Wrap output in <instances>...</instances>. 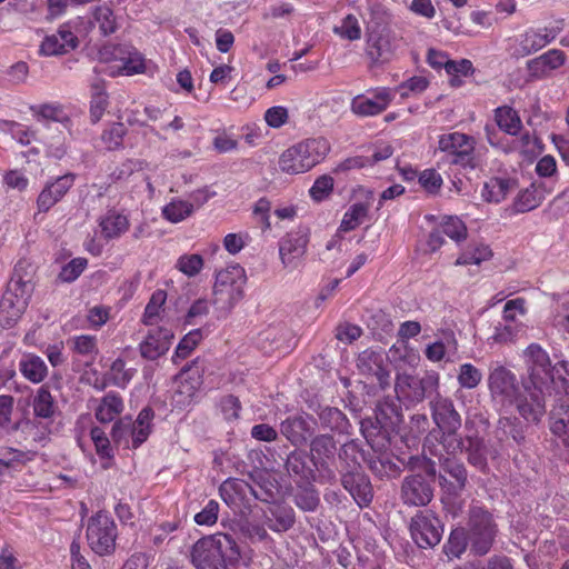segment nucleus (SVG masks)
I'll return each mask as SVG.
<instances>
[{
    "mask_svg": "<svg viewBox=\"0 0 569 569\" xmlns=\"http://www.w3.org/2000/svg\"><path fill=\"white\" fill-rule=\"evenodd\" d=\"M521 358L526 368L522 388L531 403L520 399L518 412L529 422H539L546 413V397L550 392L551 359L547 350L535 342L522 350Z\"/></svg>",
    "mask_w": 569,
    "mask_h": 569,
    "instance_id": "f257e3e1",
    "label": "nucleus"
},
{
    "mask_svg": "<svg viewBox=\"0 0 569 569\" xmlns=\"http://www.w3.org/2000/svg\"><path fill=\"white\" fill-rule=\"evenodd\" d=\"M191 559L197 569H239L242 561L237 543L224 533L198 540Z\"/></svg>",
    "mask_w": 569,
    "mask_h": 569,
    "instance_id": "f03ea898",
    "label": "nucleus"
},
{
    "mask_svg": "<svg viewBox=\"0 0 569 569\" xmlns=\"http://www.w3.org/2000/svg\"><path fill=\"white\" fill-rule=\"evenodd\" d=\"M329 152L330 143L327 139H305L287 148L280 154L278 166L286 174H302L322 162Z\"/></svg>",
    "mask_w": 569,
    "mask_h": 569,
    "instance_id": "7ed1b4c3",
    "label": "nucleus"
},
{
    "mask_svg": "<svg viewBox=\"0 0 569 569\" xmlns=\"http://www.w3.org/2000/svg\"><path fill=\"white\" fill-rule=\"evenodd\" d=\"M21 264H17L8 287L0 300V326L13 327L27 310L34 286L31 277L21 274Z\"/></svg>",
    "mask_w": 569,
    "mask_h": 569,
    "instance_id": "20e7f679",
    "label": "nucleus"
},
{
    "mask_svg": "<svg viewBox=\"0 0 569 569\" xmlns=\"http://www.w3.org/2000/svg\"><path fill=\"white\" fill-rule=\"evenodd\" d=\"M103 71L111 77L146 73L148 61L136 48L128 44H106L99 50Z\"/></svg>",
    "mask_w": 569,
    "mask_h": 569,
    "instance_id": "39448f33",
    "label": "nucleus"
},
{
    "mask_svg": "<svg viewBox=\"0 0 569 569\" xmlns=\"http://www.w3.org/2000/svg\"><path fill=\"white\" fill-rule=\"evenodd\" d=\"M246 282V271L238 263L219 270L213 284V303L220 309L230 311L242 300Z\"/></svg>",
    "mask_w": 569,
    "mask_h": 569,
    "instance_id": "423d86ee",
    "label": "nucleus"
},
{
    "mask_svg": "<svg viewBox=\"0 0 569 569\" xmlns=\"http://www.w3.org/2000/svg\"><path fill=\"white\" fill-rule=\"evenodd\" d=\"M488 387L493 401L502 407L515 405L518 409L520 399H527L531 403L528 393L519 392L516 375L503 366H498L490 371Z\"/></svg>",
    "mask_w": 569,
    "mask_h": 569,
    "instance_id": "0eeeda50",
    "label": "nucleus"
},
{
    "mask_svg": "<svg viewBox=\"0 0 569 569\" xmlns=\"http://www.w3.org/2000/svg\"><path fill=\"white\" fill-rule=\"evenodd\" d=\"M87 541L90 548L98 555L110 553L116 545L117 527L111 516L99 511L88 520Z\"/></svg>",
    "mask_w": 569,
    "mask_h": 569,
    "instance_id": "6e6552de",
    "label": "nucleus"
},
{
    "mask_svg": "<svg viewBox=\"0 0 569 569\" xmlns=\"http://www.w3.org/2000/svg\"><path fill=\"white\" fill-rule=\"evenodd\" d=\"M152 419L153 411L143 408L134 421L130 418L119 420L113 426L112 436L116 441L123 442L127 447L138 448L151 433Z\"/></svg>",
    "mask_w": 569,
    "mask_h": 569,
    "instance_id": "1a4fd4ad",
    "label": "nucleus"
},
{
    "mask_svg": "<svg viewBox=\"0 0 569 569\" xmlns=\"http://www.w3.org/2000/svg\"><path fill=\"white\" fill-rule=\"evenodd\" d=\"M497 533L492 516L480 507H472L469 519L468 539L478 555L487 553Z\"/></svg>",
    "mask_w": 569,
    "mask_h": 569,
    "instance_id": "9d476101",
    "label": "nucleus"
},
{
    "mask_svg": "<svg viewBox=\"0 0 569 569\" xmlns=\"http://www.w3.org/2000/svg\"><path fill=\"white\" fill-rule=\"evenodd\" d=\"M563 29L562 19H553L545 27L530 28L516 39L518 47L515 53L520 57L529 56L552 42Z\"/></svg>",
    "mask_w": 569,
    "mask_h": 569,
    "instance_id": "9b49d317",
    "label": "nucleus"
},
{
    "mask_svg": "<svg viewBox=\"0 0 569 569\" xmlns=\"http://www.w3.org/2000/svg\"><path fill=\"white\" fill-rule=\"evenodd\" d=\"M396 91L388 87L372 88L352 98L351 111L359 117H375L382 113L392 102Z\"/></svg>",
    "mask_w": 569,
    "mask_h": 569,
    "instance_id": "f8f14e48",
    "label": "nucleus"
},
{
    "mask_svg": "<svg viewBox=\"0 0 569 569\" xmlns=\"http://www.w3.org/2000/svg\"><path fill=\"white\" fill-rule=\"evenodd\" d=\"M410 532L420 548H430L441 540L443 529L440 520L428 511L417 513L410 523Z\"/></svg>",
    "mask_w": 569,
    "mask_h": 569,
    "instance_id": "ddd939ff",
    "label": "nucleus"
},
{
    "mask_svg": "<svg viewBox=\"0 0 569 569\" xmlns=\"http://www.w3.org/2000/svg\"><path fill=\"white\" fill-rule=\"evenodd\" d=\"M355 202L343 213L339 230L349 232L357 229L366 220L373 203L375 196L370 189L358 187L353 190Z\"/></svg>",
    "mask_w": 569,
    "mask_h": 569,
    "instance_id": "4468645a",
    "label": "nucleus"
},
{
    "mask_svg": "<svg viewBox=\"0 0 569 569\" xmlns=\"http://www.w3.org/2000/svg\"><path fill=\"white\" fill-rule=\"evenodd\" d=\"M202 370L198 366L183 369L176 377L174 402L180 407L189 406L202 386Z\"/></svg>",
    "mask_w": 569,
    "mask_h": 569,
    "instance_id": "2eb2a0df",
    "label": "nucleus"
},
{
    "mask_svg": "<svg viewBox=\"0 0 569 569\" xmlns=\"http://www.w3.org/2000/svg\"><path fill=\"white\" fill-rule=\"evenodd\" d=\"M308 234L302 231L287 233L279 242V256L284 268L296 269L306 253Z\"/></svg>",
    "mask_w": 569,
    "mask_h": 569,
    "instance_id": "dca6fc26",
    "label": "nucleus"
},
{
    "mask_svg": "<svg viewBox=\"0 0 569 569\" xmlns=\"http://www.w3.org/2000/svg\"><path fill=\"white\" fill-rule=\"evenodd\" d=\"M437 149L449 157L451 162L458 163L472 153L475 140L457 131L443 133L439 136Z\"/></svg>",
    "mask_w": 569,
    "mask_h": 569,
    "instance_id": "f3484780",
    "label": "nucleus"
},
{
    "mask_svg": "<svg viewBox=\"0 0 569 569\" xmlns=\"http://www.w3.org/2000/svg\"><path fill=\"white\" fill-rule=\"evenodd\" d=\"M73 184L74 176L71 173L48 181L37 198L38 211L48 212L56 203L63 199Z\"/></svg>",
    "mask_w": 569,
    "mask_h": 569,
    "instance_id": "a211bd4d",
    "label": "nucleus"
},
{
    "mask_svg": "<svg viewBox=\"0 0 569 569\" xmlns=\"http://www.w3.org/2000/svg\"><path fill=\"white\" fill-rule=\"evenodd\" d=\"M78 46L73 22L62 24L57 33L47 36L40 44V54L51 57L63 54Z\"/></svg>",
    "mask_w": 569,
    "mask_h": 569,
    "instance_id": "6ab92c4d",
    "label": "nucleus"
},
{
    "mask_svg": "<svg viewBox=\"0 0 569 569\" xmlns=\"http://www.w3.org/2000/svg\"><path fill=\"white\" fill-rule=\"evenodd\" d=\"M432 418L445 435L453 436L461 427V418L456 411L452 401L437 396L432 402Z\"/></svg>",
    "mask_w": 569,
    "mask_h": 569,
    "instance_id": "aec40b11",
    "label": "nucleus"
},
{
    "mask_svg": "<svg viewBox=\"0 0 569 569\" xmlns=\"http://www.w3.org/2000/svg\"><path fill=\"white\" fill-rule=\"evenodd\" d=\"M173 340V332L166 327H159L150 330L146 339L140 343L141 356L149 360H154L164 355Z\"/></svg>",
    "mask_w": 569,
    "mask_h": 569,
    "instance_id": "412c9836",
    "label": "nucleus"
},
{
    "mask_svg": "<svg viewBox=\"0 0 569 569\" xmlns=\"http://www.w3.org/2000/svg\"><path fill=\"white\" fill-rule=\"evenodd\" d=\"M401 497L407 505L426 506L431 501L433 490L421 476H411L403 480Z\"/></svg>",
    "mask_w": 569,
    "mask_h": 569,
    "instance_id": "4be33fe9",
    "label": "nucleus"
},
{
    "mask_svg": "<svg viewBox=\"0 0 569 569\" xmlns=\"http://www.w3.org/2000/svg\"><path fill=\"white\" fill-rule=\"evenodd\" d=\"M315 425L309 416L288 418L281 423V432L291 443L301 446L312 436Z\"/></svg>",
    "mask_w": 569,
    "mask_h": 569,
    "instance_id": "5701e85b",
    "label": "nucleus"
},
{
    "mask_svg": "<svg viewBox=\"0 0 569 569\" xmlns=\"http://www.w3.org/2000/svg\"><path fill=\"white\" fill-rule=\"evenodd\" d=\"M343 488L352 496L359 507L368 506L373 497L369 479L361 472H348L342 476Z\"/></svg>",
    "mask_w": 569,
    "mask_h": 569,
    "instance_id": "b1692460",
    "label": "nucleus"
},
{
    "mask_svg": "<svg viewBox=\"0 0 569 569\" xmlns=\"http://www.w3.org/2000/svg\"><path fill=\"white\" fill-rule=\"evenodd\" d=\"M397 48L396 36L387 29L372 32L368 39V52L375 60H389Z\"/></svg>",
    "mask_w": 569,
    "mask_h": 569,
    "instance_id": "393cba45",
    "label": "nucleus"
},
{
    "mask_svg": "<svg viewBox=\"0 0 569 569\" xmlns=\"http://www.w3.org/2000/svg\"><path fill=\"white\" fill-rule=\"evenodd\" d=\"M386 356L381 351L365 350L358 358V368L377 378L380 386L388 385L389 372L385 367Z\"/></svg>",
    "mask_w": 569,
    "mask_h": 569,
    "instance_id": "a878e982",
    "label": "nucleus"
},
{
    "mask_svg": "<svg viewBox=\"0 0 569 569\" xmlns=\"http://www.w3.org/2000/svg\"><path fill=\"white\" fill-rule=\"evenodd\" d=\"M566 62V54L558 49H551L528 62V69L532 77L543 78L553 70L559 69Z\"/></svg>",
    "mask_w": 569,
    "mask_h": 569,
    "instance_id": "bb28decb",
    "label": "nucleus"
},
{
    "mask_svg": "<svg viewBox=\"0 0 569 569\" xmlns=\"http://www.w3.org/2000/svg\"><path fill=\"white\" fill-rule=\"evenodd\" d=\"M552 191L545 182H532L520 191L515 200V209L518 212H528L541 204L547 194Z\"/></svg>",
    "mask_w": 569,
    "mask_h": 569,
    "instance_id": "cd10ccee",
    "label": "nucleus"
},
{
    "mask_svg": "<svg viewBox=\"0 0 569 569\" xmlns=\"http://www.w3.org/2000/svg\"><path fill=\"white\" fill-rule=\"evenodd\" d=\"M443 470L452 480H448L446 476H440L439 483L442 490L448 496L458 495L465 488L467 481L465 467L457 461L448 459L443 465Z\"/></svg>",
    "mask_w": 569,
    "mask_h": 569,
    "instance_id": "c85d7f7f",
    "label": "nucleus"
},
{
    "mask_svg": "<svg viewBox=\"0 0 569 569\" xmlns=\"http://www.w3.org/2000/svg\"><path fill=\"white\" fill-rule=\"evenodd\" d=\"M395 391L397 398L406 406L418 403L423 399L419 378L410 375H397Z\"/></svg>",
    "mask_w": 569,
    "mask_h": 569,
    "instance_id": "c756f323",
    "label": "nucleus"
},
{
    "mask_svg": "<svg viewBox=\"0 0 569 569\" xmlns=\"http://www.w3.org/2000/svg\"><path fill=\"white\" fill-rule=\"evenodd\" d=\"M386 358L395 366L397 370H405L406 368H416L420 362L418 351L411 348L407 341H399L393 345Z\"/></svg>",
    "mask_w": 569,
    "mask_h": 569,
    "instance_id": "7c9ffc66",
    "label": "nucleus"
},
{
    "mask_svg": "<svg viewBox=\"0 0 569 569\" xmlns=\"http://www.w3.org/2000/svg\"><path fill=\"white\" fill-rule=\"evenodd\" d=\"M517 187L511 178L493 177L483 183L481 197L487 202L499 203Z\"/></svg>",
    "mask_w": 569,
    "mask_h": 569,
    "instance_id": "2f4dec72",
    "label": "nucleus"
},
{
    "mask_svg": "<svg viewBox=\"0 0 569 569\" xmlns=\"http://www.w3.org/2000/svg\"><path fill=\"white\" fill-rule=\"evenodd\" d=\"M122 399L113 393L109 392L100 400L96 401L94 416L98 421L108 423L114 420L123 411Z\"/></svg>",
    "mask_w": 569,
    "mask_h": 569,
    "instance_id": "473e14b6",
    "label": "nucleus"
},
{
    "mask_svg": "<svg viewBox=\"0 0 569 569\" xmlns=\"http://www.w3.org/2000/svg\"><path fill=\"white\" fill-rule=\"evenodd\" d=\"M22 376L33 383L41 382L48 373L46 362L37 355L24 353L19 362Z\"/></svg>",
    "mask_w": 569,
    "mask_h": 569,
    "instance_id": "72a5a7b5",
    "label": "nucleus"
},
{
    "mask_svg": "<svg viewBox=\"0 0 569 569\" xmlns=\"http://www.w3.org/2000/svg\"><path fill=\"white\" fill-rule=\"evenodd\" d=\"M99 227L106 239H116L127 232L129 220L124 214L109 211L100 219Z\"/></svg>",
    "mask_w": 569,
    "mask_h": 569,
    "instance_id": "f704fd0d",
    "label": "nucleus"
},
{
    "mask_svg": "<svg viewBox=\"0 0 569 569\" xmlns=\"http://www.w3.org/2000/svg\"><path fill=\"white\" fill-rule=\"evenodd\" d=\"M193 212V203L188 199H182L179 197L172 198L161 209L162 217L171 223L181 222L192 216Z\"/></svg>",
    "mask_w": 569,
    "mask_h": 569,
    "instance_id": "c9c22d12",
    "label": "nucleus"
},
{
    "mask_svg": "<svg viewBox=\"0 0 569 569\" xmlns=\"http://www.w3.org/2000/svg\"><path fill=\"white\" fill-rule=\"evenodd\" d=\"M495 120L498 127L508 134L517 136L522 128V121L518 112L511 107H499L495 111Z\"/></svg>",
    "mask_w": 569,
    "mask_h": 569,
    "instance_id": "e433bc0d",
    "label": "nucleus"
},
{
    "mask_svg": "<svg viewBox=\"0 0 569 569\" xmlns=\"http://www.w3.org/2000/svg\"><path fill=\"white\" fill-rule=\"evenodd\" d=\"M249 485L239 479H228L219 488L222 500L230 507H238L242 501Z\"/></svg>",
    "mask_w": 569,
    "mask_h": 569,
    "instance_id": "4c0bfd02",
    "label": "nucleus"
},
{
    "mask_svg": "<svg viewBox=\"0 0 569 569\" xmlns=\"http://www.w3.org/2000/svg\"><path fill=\"white\" fill-rule=\"evenodd\" d=\"M166 300L167 293L163 290H157L152 293L143 312L142 322L144 325L153 326L162 321Z\"/></svg>",
    "mask_w": 569,
    "mask_h": 569,
    "instance_id": "58836bf2",
    "label": "nucleus"
},
{
    "mask_svg": "<svg viewBox=\"0 0 569 569\" xmlns=\"http://www.w3.org/2000/svg\"><path fill=\"white\" fill-rule=\"evenodd\" d=\"M270 515L271 517H268V526L273 531H287L293 526L295 515L290 507L273 506L270 508Z\"/></svg>",
    "mask_w": 569,
    "mask_h": 569,
    "instance_id": "ea45409f",
    "label": "nucleus"
},
{
    "mask_svg": "<svg viewBox=\"0 0 569 569\" xmlns=\"http://www.w3.org/2000/svg\"><path fill=\"white\" fill-rule=\"evenodd\" d=\"M36 116L38 121H43V124L48 128L50 127L49 122L52 121L60 123L64 129H69L70 119L60 104H42L36 110Z\"/></svg>",
    "mask_w": 569,
    "mask_h": 569,
    "instance_id": "a19ab883",
    "label": "nucleus"
},
{
    "mask_svg": "<svg viewBox=\"0 0 569 569\" xmlns=\"http://www.w3.org/2000/svg\"><path fill=\"white\" fill-rule=\"evenodd\" d=\"M457 350V342L453 336L446 337L445 340H438L427 346L425 355L428 360L439 362L449 360V356Z\"/></svg>",
    "mask_w": 569,
    "mask_h": 569,
    "instance_id": "79ce46f5",
    "label": "nucleus"
},
{
    "mask_svg": "<svg viewBox=\"0 0 569 569\" xmlns=\"http://www.w3.org/2000/svg\"><path fill=\"white\" fill-rule=\"evenodd\" d=\"M437 226L442 233L456 242H461L467 239L468 229L466 223L456 216L441 217Z\"/></svg>",
    "mask_w": 569,
    "mask_h": 569,
    "instance_id": "37998d69",
    "label": "nucleus"
},
{
    "mask_svg": "<svg viewBox=\"0 0 569 569\" xmlns=\"http://www.w3.org/2000/svg\"><path fill=\"white\" fill-rule=\"evenodd\" d=\"M336 442L331 436H319L311 442V456L316 463H325L336 453Z\"/></svg>",
    "mask_w": 569,
    "mask_h": 569,
    "instance_id": "c03bdc74",
    "label": "nucleus"
},
{
    "mask_svg": "<svg viewBox=\"0 0 569 569\" xmlns=\"http://www.w3.org/2000/svg\"><path fill=\"white\" fill-rule=\"evenodd\" d=\"M492 257V251L487 244H475L463 251L456 260V266L480 264Z\"/></svg>",
    "mask_w": 569,
    "mask_h": 569,
    "instance_id": "a18cd8bd",
    "label": "nucleus"
},
{
    "mask_svg": "<svg viewBox=\"0 0 569 569\" xmlns=\"http://www.w3.org/2000/svg\"><path fill=\"white\" fill-rule=\"evenodd\" d=\"M0 130L9 133L22 146L29 144L32 140H34L36 136L34 131L31 130L28 126L12 121H2L0 123Z\"/></svg>",
    "mask_w": 569,
    "mask_h": 569,
    "instance_id": "49530a36",
    "label": "nucleus"
},
{
    "mask_svg": "<svg viewBox=\"0 0 569 569\" xmlns=\"http://www.w3.org/2000/svg\"><path fill=\"white\" fill-rule=\"evenodd\" d=\"M94 21L100 31L104 34H111L118 29L117 18L112 9L108 6H99L94 11Z\"/></svg>",
    "mask_w": 569,
    "mask_h": 569,
    "instance_id": "de8ad7c7",
    "label": "nucleus"
},
{
    "mask_svg": "<svg viewBox=\"0 0 569 569\" xmlns=\"http://www.w3.org/2000/svg\"><path fill=\"white\" fill-rule=\"evenodd\" d=\"M33 411L40 418H50L54 412L53 398L44 387L38 390L33 399Z\"/></svg>",
    "mask_w": 569,
    "mask_h": 569,
    "instance_id": "09e8293b",
    "label": "nucleus"
},
{
    "mask_svg": "<svg viewBox=\"0 0 569 569\" xmlns=\"http://www.w3.org/2000/svg\"><path fill=\"white\" fill-rule=\"evenodd\" d=\"M457 379L461 388L475 389L482 380V372L471 363H463L459 367Z\"/></svg>",
    "mask_w": 569,
    "mask_h": 569,
    "instance_id": "8fccbe9b",
    "label": "nucleus"
},
{
    "mask_svg": "<svg viewBox=\"0 0 569 569\" xmlns=\"http://www.w3.org/2000/svg\"><path fill=\"white\" fill-rule=\"evenodd\" d=\"M333 32L349 41L359 40L361 38V28L358 19L353 14L345 17L341 24L333 28Z\"/></svg>",
    "mask_w": 569,
    "mask_h": 569,
    "instance_id": "3c124183",
    "label": "nucleus"
},
{
    "mask_svg": "<svg viewBox=\"0 0 569 569\" xmlns=\"http://www.w3.org/2000/svg\"><path fill=\"white\" fill-rule=\"evenodd\" d=\"M176 268L187 277H194L203 268V258L197 253L182 254L178 258Z\"/></svg>",
    "mask_w": 569,
    "mask_h": 569,
    "instance_id": "603ef678",
    "label": "nucleus"
},
{
    "mask_svg": "<svg viewBox=\"0 0 569 569\" xmlns=\"http://www.w3.org/2000/svg\"><path fill=\"white\" fill-rule=\"evenodd\" d=\"M333 186V178L329 174H322L315 180L309 189V194L316 202H321L331 194Z\"/></svg>",
    "mask_w": 569,
    "mask_h": 569,
    "instance_id": "864d4df0",
    "label": "nucleus"
},
{
    "mask_svg": "<svg viewBox=\"0 0 569 569\" xmlns=\"http://www.w3.org/2000/svg\"><path fill=\"white\" fill-rule=\"evenodd\" d=\"M73 350L89 359L98 355L97 338L90 335L76 336L71 339Z\"/></svg>",
    "mask_w": 569,
    "mask_h": 569,
    "instance_id": "5fc2aeb1",
    "label": "nucleus"
},
{
    "mask_svg": "<svg viewBox=\"0 0 569 569\" xmlns=\"http://www.w3.org/2000/svg\"><path fill=\"white\" fill-rule=\"evenodd\" d=\"M29 455L24 451L14 449L12 447L0 448V463L4 469H12L24 465L29 460Z\"/></svg>",
    "mask_w": 569,
    "mask_h": 569,
    "instance_id": "6e6d98bb",
    "label": "nucleus"
},
{
    "mask_svg": "<svg viewBox=\"0 0 569 569\" xmlns=\"http://www.w3.org/2000/svg\"><path fill=\"white\" fill-rule=\"evenodd\" d=\"M467 537L463 529H455L445 545V552L449 558H459L466 550Z\"/></svg>",
    "mask_w": 569,
    "mask_h": 569,
    "instance_id": "4d7b16f0",
    "label": "nucleus"
},
{
    "mask_svg": "<svg viewBox=\"0 0 569 569\" xmlns=\"http://www.w3.org/2000/svg\"><path fill=\"white\" fill-rule=\"evenodd\" d=\"M515 148L523 156H533L542 151L539 138L531 132H523L515 140Z\"/></svg>",
    "mask_w": 569,
    "mask_h": 569,
    "instance_id": "13d9d810",
    "label": "nucleus"
},
{
    "mask_svg": "<svg viewBox=\"0 0 569 569\" xmlns=\"http://www.w3.org/2000/svg\"><path fill=\"white\" fill-rule=\"evenodd\" d=\"M201 330L196 329L188 332L178 343L173 356V361L187 358L191 353V351L197 347V345L201 341Z\"/></svg>",
    "mask_w": 569,
    "mask_h": 569,
    "instance_id": "bf43d9fd",
    "label": "nucleus"
},
{
    "mask_svg": "<svg viewBox=\"0 0 569 569\" xmlns=\"http://www.w3.org/2000/svg\"><path fill=\"white\" fill-rule=\"evenodd\" d=\"M517 328L511 322H498L493 327L492 335L488 338L490 345L512 342L517 336Z\"/></svg>",
    "mask_w": 569,
    "mask_h": 569,
    "instance_id": "052dcab7",
    "label": "nucleus"
},
{
    "mask_svg": "<svg viewBox=\"0 0 569 569\" xmlns=\"http://www.w3.org/2000/svg\"><path fill=\"white\" fill-rule=\"evenodd\" d=\"M108 107V96L104 90L98 86L93 87L90 102V117L93 123L98 122Z\"/></svg>",
    "mask_w": 569,
    "mask_h": 569,
    "instance_id": "680f3d73",
    "label": "nucleus"
},
{
    "mask_svg": "<svg viewBox=\"0 0 569 569\" xmlns=\"http://www.w3.org/2000/svg\"><path fill=\"white\" fill-rule=\"evenodd\" d=\"M321 421L332 430H345L348 420L342 411L336 408H325L320 413Z\"/></svg>",
    "mask_w": 569,
    "mask_h": 569,
    "instance_id": "e2e57ef3",
    "label": "nucleus"
},
{
    "mask_svg": "<svg viewBox=\"0 0 569 569\" xmlns=\"http://www.w3.org/2000/svg\"><path fill=\"white\" fill-rule=\"evenodd\" d=\"M263 119L270 128H281L289 120L288 108L283 106H273L271 108H268L264 111Z\"/></svg>",
    "mask_w": 569,
    "mask_h": 569,
    "instance_id": "0e129e2a",
    "label": "nucleus"
},
{
    "mask_svg": "<svg viewBox=\"0 0 569 569\" xmlns=\"http://www.w3.org/2000/svg\"><path fill=\"white\" fill-rule=\"evenodd\" d=\"M109 376L114 386L124 388L131 380L132 372L130 370H126L124 361L118 358L112 362Z\"/></svg>",
    "mask_w": 569,
    "mask_h": 569,
    "instance_id": "69168bd1",
    "label": "nucleus"
},
{
    "mask_svg": "<svg viewBox=\"0 0 569 569\" xmlns=\"http://www.w3.org/2000/svg\"><path fill=\"white\" fill-rule=\"evenodd\" d=\"M551 368L550 385L559 382L565 389V392L569 396V361L560 359L555 365H551Z\"/></svg>",
    "mask_w": 569,
    "mask_h": 569,
    "instance_id": "338daca9",
    "label": "nucleus"
},
{
    "mask_svg": "<svg viewBox=\"0 0 569 569\" xmlns=\"http://www.w3.org/2000/svg\"><path fill=\"white\" fill-rule=\"evenodd\" d=\"M86 267L87 260L84 258H74L61 269L59 278L63 282H72L83 272Z\"/></svg>",
    "mask_w": 569,
    "mask_h": 569,
    "instance_id": "774afa93",
    "label": "nucleus"
}]
</instances>
